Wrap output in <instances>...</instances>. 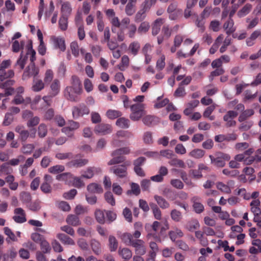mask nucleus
Masks as SVG:
<instances>
[{
  "label": "nucleus",
  "mask_w": 261,
  "mask_h": 261,
  "mask_svg": "<svg viewBox=\"0 0 261 261\" xmlns=\"http://www.w3.org/2000/svg\"><path fill=\"white\" fill-rule=\"evenodd\" d=\"M121 241L125 244L132 246L137 255H143L147 251V246L145 242L140 238H134L131 233L125 232L122 233L119 237Z\"/></svg>",
  "instance_id": "obj_1"
},
{
  "label": "nucleus",
  "mask_w": 261,
  "mask_h": 261,
  "mask_svg": "<svg viewBox=\"0 0 261 261\" xmlns=\"http://www.w3.org/2000/svg\"><path fill=\"white\" fill-rule=\"evenodd\" d=\"M71 86H67L64 91V96L67 99L71 101H77L78 96L82 92L81 82L79 77L72 75L70 80Z\"/></svg>",
  "instance_id": "obj_2"
},
{
  "label": "nucleus",
  "mask_w": 261,
  "mask_h": 261,
  "mask_svg": "<svg viewBox=\"0 0 261 261\" xmlns=\"http://www.w3.org/2000/svg\"><path fill=\"white\" fill-rule=\"evenodd\" d=\"M15 131L19 134V138L22 142H26L29 137L32 139L36 137V131L35 129H31L30 132L23 125H17L15 128Z\"/></svg>",
  "instance_id": "obj_3"
},
{
  "label": "nucleus",
  "mask_w": 261,
  "mask_h": 261,
  "mask_svg": "<svg viewBox=\"0 0 261 261\" xmlns=\"http://www.w3.org/2000/svg\"><path fill=\"white\" fill-rule=\"evenodd\" d=\"M130 165V162H126L124 164L116 165L111 167L110 169V171L118 178H125L127 176V167Z\"/></svg>",
  "instance_id": "obj_4"
},
{
  "label": "nucleus",
  "mask_w": 261,
  "mask_h": 261,
  "mask_svg": "<svg viewBox=\"0 0 261 261\" xmlns=\"http://www.w3.org/2000/svg\"><path fill=\"white\" fill-rule=\"evenodd\" d=\"M211 163L219 167H223L225 165V161L230 159L229 155L222 152H218L216 157L214 158L212 155H210Z\"/></svg>",
  "instance_id": "obj_5"
},
{
  "label": "nucleus",
  "mask_w": 261,
  "mask_h": 261,
  "mask_svg": "<svg viewBox=\"0 0 261 261\" xmlns=\"http://www.w3.org/2000/svg\"><path fill=\"white\" fill-rule=\"evenodd\" d=\"M22 118L27 120V125L28 127H33L37 125L40 122L39 117L34 116L33 113L30 110H25L22 112Z\"/></svg>",
  "instance_id": "obj_6"
},
{
  "label": "nucleus",
  "mask_w": 261,
  "mask_h": 261,
  "mask_svg": "<svg viewBox=\"0 0 261 261\" xmlns=\"http://www.w3.org/2000/svg\"><path fill=\"white\" fill-rule=\"evenodd\" d=\"M132 113L129 117L133 121H138L144 115L143 106L141 103H136L130 107Z\"/></svg>",
  "instance_id": "obj_7"
},
{
  "label": "nucleus",
  "mask_w": 261,
  "mask_h": 261,
  "mask_svg": "<svg viewBox=\"0 0 261 261\" xmlns=\"http://www.w3.org/2000/svg\"><path fill=\"white\" fill-rule=\"evenodd\" d=\"M160 226V223L158 221H154L152 224H146L145 226V228L147 231L148 233L146 237L148 239L150 238H156L159 242H161V239L157 237L156 232Z\"/></svg>",
  "instance_id": "obj_8"
},
{
  "label": "nucleus",
  "mask_w": 261,
  "mask_h": 261,
  "mask_svg": "<svg viewBox=\"0 0 261 261\" xmlns=\"http://www.w3.org/2000/svg\"><path fill=\"white\" fill-rule=\"evenodd\" d=\"M43 179L44 181L40 186L41 190L45 194L51 193L52 189L50 185L53 181L52 177L48 174H45Z\"/></svg>",
  "instance_id": "obj_9"
},
{
  "label": "nucleus",
  "mask_w": 261,
  "mask_h": 261,
  "mask_svg": "<svg viewBox=\"0 0 261 261\" xmlns=\"http://www.w3.org/2000/svg\"><path fill=\"white\" fill-rule=\"evenodd\" d=\"M238 116V113L234 111H228L223 117V120L226 122L227 127L234 126L236 122L233 120Z\"/></svg>",
  "instance_id": "obj_10"
},
{
  "label": "nucleus",
  "mask_w": 261,
  "mask_h": 261,
  "mask_svg": "<svg viewBox=\"0 0 261 261\" xmlns=\"http://www.w3.org/2000/svg\"><path fill=\"white\" fill-rule=\"evenodd\" d=\"M39 69L35 66V63H31L24 71L22 77L23 79H25L30 76H33L34 78L38 74Z\"/></svg>",
  "instance_id": "obj_11"
},
{
  "label": "nucleus",
  "mask_w": 261,
  "mask_h": 261,
  "mask_svg": "<svg viewBox=\"0 0 261 261\" xmlns=\"http://www.w3.org/2000/svg\"><path fill=\"white\" fill-rule=\"evenodd\" d=\"M89 112L88 108L85 106H81L79 107H74L72 109V116L73 118L77 119L84 115H88Z\"/></svg>",
  "instance_id": "obj_12"
},
{
  "label": "nucleus",
  "mask_w": 261,
  "mask_h": 261,
  "mask_svg": "<svg viewBox=\"0 0 261 261\" xmlns=\"http://www.w3.org/2000/svg\"><path fill=\"white\" fill-rule=\"evenodd\" d=\"M102 172V169L100 167H89L84 171L82 176L87 179L92 178L95 174H99Z\"/></svg>",
  "instance_id": "obj_13"
},
{
  "label": "nucleus",
  "mask_w": 261,
  "mask_h": 261,
  "mask_svg": "<svg viewBox=\"0 0 261 261\" xmlns=\"http://www.w3.org/2000/svg\"><path fill=\"white\" fill-rule=\"evenodd\" d=\"M49 94L51 97L57 95L61 89V83L59 79H55L50 83L49 86Z\"/></svg>",
  "instance_id": "obj_14"
},
{
  "label": "nucleus",
  "mask_w": 261,
  "mask_h": 261,
  "mask_svg": "<svg viewBox=\"0 0 261 261\" xmlns=\"http://www.w3.org/2000/svg\"><path fill=\"white\" fill-rule=\"evenodd\" d=\"M89 163V160L87 159H76L68 162L66 163V166L69 168H81Z\"/></svg>",
  "instance_id": "obj_15"
},
{
  "label": "nucleus",
  "mask_w": 261,
  "mask_h": 261,
  "mask_svg": "<svg viewBox=\"0 0 261 261\" xmlns=\"http://www.w3.org/2000/svg\"><path fill=\"white\" fill-rule=\"evenodd\" d=\"M200 200V198L197 196H195L191 198L194 211L197 214H200L204 211V206L201 203Z\"/></svg>",
  "instance_id": "obj_16"
},
{
  "label": "nucleus",
  "mask_w": 261,
  "mask_h": 261,
  "mask_svg": "<svg viewBox=\"0 0 261 261\" xmlns=\"http://www.w3.org/2000/svg\"><path fill=\"white\" fill-rule=\"evenodd\" d=\"M14 214L13 220L17 223H23L27 221L25 214L24 210L20 208H16L14 210Z\"/></svg>",
  "instance_id": "obj_17"
},
{
  "label": "nucleus",
  "mask_w": 261,
  "mask_h": 261,
  "mask_svg": "<svg viewBox=\"0 0 261 261\" xmlns=\"http://www.w3.org/2000/svg\"><path fill=\"white\" fill-rule=\"evenodd\" d=\"M96 133L105 135L111 133L112 132V128L111 125L109 124L101 123L95 127Z\"/></svg>",
  "instance_id": "obj_18"
},
{
  "label": "nucleus",
  "mask_w": 261,
  "mask_h": 261,
  "mask_svg": "<svg viewBox=\"0 0 261 261\" xmlns=\"http://www.w3.org/2000/svg\"><path fill=\"white\" fill-rule=\"evenodd\" d=\"M184 227L190 232H195V231H197L196 230L200 228V224L198 220L192 219L187 222Z\"/></svg>",
  "instance_id": "obj_19"
},
{
  "label": "nucleus",
  "mask_w": 261,
  "mask_h": 261,
  "mask_svg": "<svg viewBox=\"0 0 261 261\" xmlns=\"http://www.w3.org/2000/svg\"><path fill=\"white\" fill-rule=\"evenodd\" d=\"M66 222L68 225L75 227L81 224V221L79 217L73 214L68 215L66 218Z\"/></svg>",
  "instance_id": "obj_20"
},
{
  "label": "nucleus",
  "mask_w": 261,
  "mask_h": 261,
  "mask_svg": "<svg viewBox=\"0 0 261 261\" xmlns=\"http://www.w3.org/2000/svg\"><path fill=\"white\" fill-rule=\"evenodd\" d=\"M168 236L172 242H175L177 238H182L184 236V233L180 229L174 227L168 232Z\"/></svg>",
  "instance_id": "obj_21"
},
{
  "label": "nucleus",
  "mask_w": 261,
  "mask_h": 261,
  "mask_svg": "<svg viewBox=\"0 0 261 261\" xmlns=\"http://www.w3.org/2000/svg\"><path fill=\"white\" fill-rule=\"evenodd\" d=\"M57 237L64 245L73 246L75 244V241L72 238L64 233H58Z\"/></svg>",
  "instance_id": "obj_22"
},
{
  "label": "nucleus",
  "mask_w": 261,
  "mask_h": 261,
  "mask_svg": "<svg viewBox=\"0 0 261 261\" xmlns=\"http://www.w3.org/2000/svg\"><path fill=\"white\" fill-rule=\"evenodd\" d=\"M118 255L122 258L125 260H129L132 257V252L128 248L120 247L118 250Z\"/></svg>",
  "instance_id": "obj_23"
},
{
  "label": "nucleus",
  "mask_w": 261,
  "mask_h": 261,
  "mask_svg": "<svg viewBox=\"0 0 261 261\" xmlns=\"http://www.w3.org/2000/svg\"><path fill=\"white\" fill-rule=\"evenodd\" d=\"M223 29L228 35H230L236 31V28L234 27V21L232 18H229L223 25Z\"/></svg>",
  "instance_id": "obj_24"
},
{
  "label": "nucleus",
  "mask_w": 261,
  "mask_h": 261,
  "mask_svg": "<svg viewBox=\"0 0 261 261\" xmlns=\"http://www.w3.org/2000/svg\"><path fill=\"white\" fill-rule=\"evenodd\" d=\"M31 102V99L30 97H28L24 98L20 94H16L12 100V102L15 105L24 104L27 105L30 103Z\"/></svg>",
  "instance_id": "obj_25"
},
{
  "label": "nucleus",
  "mask_w": 261,
  "mask_h": 261,
  "mask_svg": "<svg viewBox=\"0 0 261 261\" xmlns=\"http://www.w3.org/2000/svg\"><path fill=\"white\" fill-rule=\"evenodd\" d=\"M45 84L41 79L35 77L33 80L32 89L34 92H39L44 88Z\"/></svg>",
  "instance_id": "obj_26"
},
{
  "label": "nucleus",
  "mask_w": 261,
  "mask_h": 261,
  "mask_svg": "<svg viewBox=\"0 0 261 261\" xmlns=\"http://www.w3.org/2000/svg\"><path fill=\"white\" fill-rule=\"evenodd\" d=\"M12 43V50L14 53H18L19 51H23L25 42L23 40H15L11 42Z\"/></svg>",
  "instance_id": "obj_27"
},
{
  "label": "nucleus",
  "mask_w": 261,
  "mask_h": 261,
  "mask_svg": "<svg viewBox=\"0 0 261 261\" xmlns=\"http://www.w3.org/2000/svg\"><path fill=\"white\" fill-rule=\"evenodd\" d=\"M164 22L165 19L162 18H158L154 21L152 28V34L153 35L155 36L159 33L161 27Z\"/></svg>",
  "instance_id": "obj_28"
},
{
  "label": "nucleus",
  "mask_w": 261,
  "mask_h": 261,
  "mask_svg": "<svg viewBox=\"0 0 261 261\" xmlns=\"http://www.w3.org/2000/svg\"><path fill=\"white\" fill-rule=\"evenodd\" d=\"M142 121L144 124L151 126L157 124L159 122V119L154 116L148 115L144 116Z\"/></svg>",
  "instance_id": "obj_29"
},
{
  "label": "nucleus",
  "mask_w": 261,
  "mask_h": 261,
  "mask_svg": "<svg viewBox=\"0 0 261 261\" xmlns=\"http://www.w3.org/2000/svg\"><path fill=\"white\" fill-rule=\"evenodd\" d=\"M27 52L26 54L27 56H30V60L31 63H35V61L36 59V51L33 48L32 42L30 41L29 43L27 45Z\"/></svg>",
  "instance_id": "obj_30"
},
{
  "label": "nucleus",
  "mask_w": 261,
  "mask_h": 261,
  "mask_svg": "<svg viewBox=\"0 0 261 261\" xmlns=\"http://www.w3.org/2000/svg\"><path fill=\"white\" fill-rule=\"evenodd\" d=\"M51 39L56 47L58 48L63 51L65 50V41L63 38L58 37H53Z\"/></svg>",
  "instance_id": "obj_31"
},
{
  "label": "nucleus",
  "mask_w": 261,
  "mask_h": 261,
  "mask_svg": "<svg viewBox=\"0 0 261 261\" xmlns=\"http://www.w3.org/2000/svg\"><path fill=\"white\" fill-rule=\"evenodd\" d=\"M254 111L253 109H247L244 110L242 113L240 115L238 118V121L239 122L244 121L245 120H248V119L253 115Z\"/></svg>",
  "instance_id": "obj_32"
},
{
  "label": "nucleus",
  "mask_w": 261,
  "mask_h": 261,
  "mask_svg": "<svg viewBox=\"0 0 261 261\" xmlns=\"http://www.w3.org/2000/svg\"><path fill=\"white\" fill-rule=\"evenodd\" d=\"M4 231L5 234L8 236V238L6 239V241L8 244L10 243L11 241L17 242L18 241V239L15 234L9 227H4Z\"/></svg>",
  "instance_id": "obj_33"
},
{
  "label": "nucleus",
  "mask_w": 261,
  "mask_h": 261,
  "mask_svg": "<svg viewBox=\"0 0 261 261\" xmlns=\"http://www.w3.org/2000/svg\"><path fill=\"white\" fill-rule=\"evenodd\" d=\"M135 231L131 233L134 238H140L141 236V231L143 229V224L141 222H137L134 224Z\"/></svg>",
  "instance_id": "obj_34"
},
{
  "label": "nucleus",
  "mask_w": 261,
  "mask_h": 261,
  "mask_svg": "<svg viewBox=\"0 0 261 261\" xmlns=\"http://www.w3.org/2000/svg\"><path fill=\"white\" fill-rule=\"evenodd\" d=\"M72 12L71 4L68 2H64L61 6V12L63 16L67 17Z\"/></svg>",
  "instance_id": "obj_35"
},
{
  "label": "nucleus",
  "mask_w": 261,
  "mask_h": 261,
  "mask_svg": "<svg viewBox=\"0 0 261 261\" xmlns=\"http://www.w3.org/2000/svg\"><path fill=\"white\" fill-rule=\"evenodd\" d=\"M204 234L203 232L200 230L195 232V237L199 240V243L205 247L208 245V242L207 239L204 237Z\"/></svg>",
  "instance_id": "obj_36"
},
{
  "label": "nucleus",
  "mask_w": 261,
  "mask_h": 261,
  "mask_svg": "<svg viewBox=\"0 0 261 261\" xmlns=\"http://www.w3.org/2000/svg\"><path fill=\"white\" fill-rule=\"evenodd\" d=\"M87 190L91 193H101L103 190L101 187L97 184L91 183L87 186Z\"/></svg>",
  "instance_id": "obj_37"
},
{
  "label": "nucleus",
  "mask_w": 261,
  "mask_h": 261,
  "mask_svg": "<svg viewBox=\"0 0 261 261\" xmlns=\"http://www.w3.org/2000/svg\"><path fill=\"white\" fill-rule=\"evenodd\" d=\"M140 48V45L139 43L137 41H133L129 44L128 50L130 54L134 56H136L138 54Z\"/></svg>",
  "instance_id": "obj_38"
},
{
  "label": "nucleus",
  "mask_w": 261,
  "mask_h": 261,
  "mask_svg": "<svg viewBox=\"0 0 261 261\" xmlns=\"http://www.w3.org/2000/svg\"><path fill=\"white\" fill-rule=\"evenodd\" d=\"M154 198L161 208L166 209L169 207V203L162 197L158 195H155L154 196Z\"/></svg>",
  "instance_id": "obj_39"
},
{
  "label": "nucleus",
  "mask_w": 261,
  "mask_h": 261,
  "mask_svg": "<svg viewBox=\"0 0 261 261\" xmlns=\"http://www.w3.org/2000/svg\"><path fill=\"white\" fill-rule=\"evenodd\" d=\"M105 211H102L100 209H96L94 213V215L96 221L100 224L105 223Z\"/></svg>",
  "instance_id": "obj_40"
},
{
  "label": "nucleus",
  "mask_w": 261,
  "mask_h": 261,
  "mask_svg": "<svg viewBox=\"0 0 261 261\" xmlns=\"http://www.w3.org/2000/svg\"><path fill=\"white\" fill-rule=\"evenodd\" d=\"M111 155L113 157L112 159L108 162V165L109 166L122 163L125 160V158L121 155H113V152Z\"/></svg>",
  "instance_id": "obj_41"
},
{
  "label": "nucleus",
  "mask_w": 261,
  "mask_h": 261,
  "mask_svg": "<svg viewBox=\"0 0 261 261\" xmlns=\"http://www.w3.org/2000/svg\"><path fill=\"white\" fill-rule=\"evenodd\" d=\"M118 246V242L116 238L113 236L109 237V247L111 252L115 251Z\"/></svg>",
  "instance_id": "obj_42"
},
{
  "label": "nucleus",
  "mask_w": 261,
  "mask_h": 261,
  "mask_svg": "<svg viewBox=\"0 0 261 261\" xmlns=\"http://www.w3.org/2000/svg\"><path fill=\"white\" fill-rule=\"evenodd\" d=\"M205 151L201 149H194L189 153V155L196 159H201L204 156Z\"/></svg>",
  "instance_id": "obj_43"
},
{
  "label": "nucleus",
  "mask_w": 261,
  "mask_h": 261,
  "mask_svg": "<svg viewBox=\"0 0 261 261\" xmlns=\"http://www.w3.org/2000/svg\"><path fill=\"white\" fill-rule=\"evenodd\" d=\"M116 124L119 127L127 128L129 126V121L127 118L121 117L117 120Z\"/></svg>",
  "instance_id": "obj_44"
},
{
  "label": "nucleus",
  "mask_w": 261,
  "mask_h": 261,
  "mask_svg": "<svg viewBox=\"0 0 261 261\" xmlns=\"http://www.w3.org/2000/svg\"><path fill=\"white\" fill-rule=\"evenodd\" d=\"M241 123L239 126V129L241 131H247L252 126L253 122L251 120H245L240 122Z\"/></svg>",
  "instance_id": "obj_45"
},
{
  "label": "nucleus",
  "mask_w": 261,
  "mask_h": 261,
  "mask_svg": "<svg viewBox=\"0 0 261 261\" xmlns=\"http://www.w3.org/2000/svg\"><path fill=\"white\" fill-rule=\"evenodd\" d=\"M169 164L172 166H175L181 168H185L186 167L184 162L182 160L177 158H172L169 162Z\"/></svg>",
  "instance_id": "obj_46"
},
{
  "label": "nucleus",
  "mask_w": 261,
  "mask_h": 261,
  "mask_svg": "<svg viewBox=\"0 0 261 261\" xmlns=\"http://www.w3.org/2000/svg\"><path fill=\"white\" fill-rule=\"evenodd\" d=\"M149 204L152 211L154 217L157 220H161L162 218V213L160 208L153 203H150Z\"/></svg>",
  "instance_id": "obj_47"
},
{
  "label": "nucleus",
  "mask_w": 261,
  "mask_h": 261,
  "mask_svg": "<svg viewBox=\"0 0 261 261\" xmlns=\"http://www.w3.org/2000/svg\"><path fill=\"white\" fill-rule=\"evenodd\" d=\"M41 252L44 253H49L51 251V247L49 243L44 239L40 243Z\"/></svg>",
  "instance_id": "obj_48"
},
{
  "label": "nucleus",
  "mask_w": 261,
  "mask_h": 261,
  "mask_svg": "<svg viewBox=\"0 0 261 261\" xmlns=\"http://www.w3.org/2000/svg\"><path fill=\"white\" fill-rule=\"evenodd\" d=\"M91 247L93 251L96 254H99L101 252V247L100 243L95 239L91 241Z\"/></svg>",
  "instance_id": "obj_49"
},
{
  "label": "nucleus",
  "mask_w": 261,
  "mask_h": 261,
  "mask_svg": "<svg viewBox=\"0 0 261 261\" xmlns=\"http://www.w3.org/2000/svg\"><path fill=\"white\" fill-rule=\"evenodd\" d=\"M125 29L127 30L128 36L130 38H134L137 31V28L136 24L134 23H131L128 26H125Z\"/></svg>",
  "instance_id": "obj_50"
},
{
  "label": "nucleus",
  "mask_w": 261,
  "mask_h": 261,
  "mask_svg": "<svg viewBox=\"0 0 261 261\" xmlns=\"http://www.w3.org/2000/svg\"><path fill=\"white\" fill-rule=\"evenodd\" d=\"M70 48L72 55L75 57H79L80 52V46L76 41H74L70 43Z\"/></svg>",
  "instance_id": "obj_51"
},
{
  "label": "nucleus",
  "mask_w": 261,
  "mask_h": 261,
  "mask_svg": "<svg viewBox=\"0 0 261 261\" xmlns=\"http://www.w3.org/2000/svg\"><path fill=\"white\" fill-rule=\"evenodd\" d=\"M48 172L56 174L61 173L65 170V167L61 165H56L48 168Z\"/></svg>",
  "instance_id": "obj_52"
},
{
  "label": "nucleus",
  "mask_w": 261,
  "mask_h": 261,
  "mask_svg": "<svg viewBox=\"0 0 261 261\" xmlns=\"http://www.w3.org/2000/svg\"><path fill=\"white\" fill-rule=\"evenodd\" d=\"M35 149V146L33 144H25L21 147V151L25 154H30Z\"/></svg>",
  "instance_id": "obj_53"
},
{
  "label": "nucleus",
  "mask_w": 261,
  "mask_h": 261,
  "mask_svg": "<svg viewBox=\"0 0 261 261\" xmlns=\"http://www.w3.org/2000/svg\"><path fill=\"white\" fill-rule=\"evenodd\" d=\"M165 56L161 55L156 61V68L158 70L161 71L163 70L165 66Z\"/></svg>",
  "instance_id": "obj_54"
},
{
  "label": "nucleus",
  "mask_w": 261,
  "mask_h": 261,
  "mask_svg": "<svg viewBox=\"0 0 261 261\" xmlns=\"http://www.w3.org/2000/svg\"><path fill=\"white\" fill-rule=\"evenodd\" d=\"M252 8L251 5L249 4H246L238 12V15L241 17L247 14H248L251 11Z\"/></svg>",
  "instance_id": "obj_55"
},
{
  "label": "nucleus",
  "mask_w": 261,
  "mask_h": 261,
  "mask_svg": "<svg viewBox=\"0 0 261 261\" xmlns=\"http://www.w3.org/2000/svg\"><path fill=\"white\" fill-rule=\"evenodd\" d=\"M28 59V57L27 55L24 56L23 55V51H21L19 58L16 62V65H18L20 66L21 69H23L24 67V66L26 64L27 60Z\"/></svg>",
  "instance_id": "obj_56"
},
{
  "label": "nucleus",
  "mask_w": 261,
  "mask_h": 261,
  "mask_svg": "<svg viewBox=\"0 0 261 261\" xmlns=\"http://www.w3.org/2000/svg\"><path fill=\"white\" fill-rule=\"evenodd\" d=\"M216 187L218 190H220L223 193L226 194H230L231 193V189L229 187L222 182H217Z\"/></svg>",
  "instance_id": "obj_57"
},
{
  "label": "nucleus",
  "mask_w": 261,
  "mask_h": 261,
  "mask_svg": "<svg viewBox=\"0 0 261 261\" xmlns=\"http://www.w3.org/2000/svg\"><path fill=\"white\" fill-rule=\"evenodd\" d=\"M157 0H145L142 4L141 7L144 11H148L151 7L155 5Z\"/></svg>",
  "instance_id": "obj_58"
},
{
  "label": "nucleus",
  "mask_w": 261,
  "mask_h": 261,
  "mask_svg": "<svg viewBox=\"0 0 261 261\" xmlns=\"http://www.w3.org/2000/svg\"><path fill=\"white\" fill-rule=\"evenodd\" d=\"M38 135L40 138L45 137L47 133V126L44 123H41L38 127Z\"/></svg>",
  "instance_id": "obj_59"
},
{
  "label": "nucleus",
  "mask_w": 261,
  "mask_h": 261,
  "mask_svg": "<svg viewBox=\"0 0 261 261\" xmlns=\"http://www.w3.org/2000/svg\"><path fill=\"white\" fill-rule=\"evenodd\" d=\"M54 76V72L51 69H47L44 76V82L46 84L50 83L53 80Z\"/></svg>",
  "instance_id": "obj_60"
},
{
  "label": "nucleus",
  "mask_w": 261,
  "mask_h": 261,
  "mask_svg": "<svg viewBox=\"0 0 261 261\" xmlns=\"http://www.w3.org/2000/svg\"><path fill=\"white\" fill-rule=\"evenodd\" d=\"M106 115L107 117L111 119H116L122 115V113L121 112L114 110H109L107 113Z\"/></svg>",
  "instance_id": "obj_61"
},
{
  "label": "nucleus",
  "mask_w": 261,
  "mask_h": 261,
  "mask_svg": "<svg viewBox=\"0 0 261 261\" xmlns=\"http://www.w3.org/2000/svg\"><path fill=\"white\" fill-rule=\"evenodd\" d=\"M172 219L175 222H179L182 219V214L179 211L174 209L170 213Z\"/></svg>",
  "instance_id": "obj_62"
},
{
  "label": "nucleus",
  "mask_w": 261,
  "mask_h": 261,
  "mask_svg": "<svg viewBox=\"0 0 261 261\" xmlns=\"http://www.w3.org/2000/svg\"><path fill=\"white\" fill-rule=\"evenodd\" d=\"M196 25L199 28V31L201 33L204 32L205 30V20L202 17H197L195 20Z\"/></svg>",
  "instance_id": "obj_63"
},
{
  "label": "nucleus",
  "mask_w": 261,
  "mask_h": 261,
  "mask_svg": "<svg viewBox=\"0 0 261 261\" xmlns=\"http://www.w3.org/2000/svg\"><path fill=\"white\" fill-rule=\"evenodd\" d=\"M20 200L27 205L30 203L32 200V196L28 192H22L20 195Z\"/></svg>",
  "instance_id": "obj_64"
}]
</instances>
